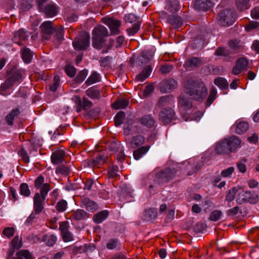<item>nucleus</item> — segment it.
<instances>
[{
    "label": "nucleus",
    "instance_id": "obj_39",
    "mask_svg": "<svg viewBox=\"0 0 259 259\" xmlns=\"http://www.w3.org/2000/svg\"><path fill=\"white\" fill-rule=\"evenodd\" d=\"M34 259L32 254L27 249H22L17 251V259Z\"/></svg>",
    "mask_w": 259,
    "mask_h": 259
},
{
    "label": "nucleus",
    "instance_id": "obj_20",
    "mask_svg": "<svg viewBox=\"0 0 259 259\" xmlns=\"http://www.w3.org/2000/svg\"><path fill=\"white\" fill-rule=\"evenodd\" d=\"M65 152L63 150H59L54 152L51 156L52 162L54 164H58L64 161Z\"/></svg>",
    "mask_w": 259,
    "mask_h": 259
},
{
    "label": "nucleus",
    "instance_id": "obj_60",
    "mask_svg": "<svg viewBox=\"0 0 259 259\" xmlns=\"http://www.w3.org/2000/svg\"><path fill=\"white\" fill-rule=\"evenodd\" d=\"M249 1V0H236V4L237 8L241 11L247 9Z\"/></svg>",
    "mask_w": 259,
    "mask_h": 259
},
{
    "label": "nucleus",
    "instance_id": "obj_9",
    "mask_svg": "<svg viewBox=\"0 0 259 259\" xmlns=\"http://www.w3.org/2000/svg\"><path fill=\"white\" fill-rule=\"evenodd\" d=\"M243 198H237L236 202L241 204L245 202H248L250 204H255L258 200V196L254 192L245 191L242 194Z\"/></svg>",
    "mask_w": 259,
    "mask_h": 259
},
{
    "label": "nucleus",
    "instance_id": "obj_11",
    "mask_svg": "<svg viewBox=\"0 0 259 259\" xmlns=\"http://www.w3.org/2000/svg\"><path fill=\"white\" fill-rule=\"evenodd\" d=\"M38 11L47 17H54L58 13V7L54 4H47L42 8H40Z\"/></svg>",
    "mask_w": 259,
    "mask_h": 259
},
{
    "label": "nucleus",
    "instance_id": "obj_22",
    "mask_svg": "<svg viewBox=\"0 0 259 259\" xmlns=\"http://www.w3.org/2000/svg\"><path fill=\"white\" fill-rule=\"evenodd\" d=\"M81 202L87 210L89 211L94 212L98 208L97 203L88 197L83 198Z\"/></svg>",
    "mask_w": 259,
    "mask_h": 259
},
{
    "label": "nucleus",
    "instance_id": "obj_46",
    "mask_svg": "<svg viewBox=\"0 0 259 259\" xmlns=\"http://www.w3.org/2000/svg\"><path fill=\"white\" fill-rule=\"evenodd\" d=\"M88 73V71L85 69L79 71L74 79L75 83H80L82 82L86 78Z\"/></svg>",
    "mask_w": 259,
    "mask_h": 259
},
{
    "label": "nucleus",
    "instance_id": "obj_15",
    "mask_svg": "<svg viewBox=\"0 0 259 259\" xmlns=\"http://www.w3.org/2000/svg\"><path fill=\"white\" fill-rule=\"evenodd\" d=\"M20 57L25 64H29L31 62L33 56V52L25 46L20 50Z\"/></svg>",
    "mask_w": 259,
    "mask_h": 259
},
{
    "label": "nucleus",
    "instance_id": "obj_54",
    "mask_svg": "<svg viewBox=\"0 0 259 259\" xmlns=\"http://www.w3.org/2000/svg\"><path fill=\"white\" fill-rule=\"evenodd\" d=\"M172 97L169 96H164L161 97L158 100L157 105L159 107H163L168 105L170 99Z\"/></svg>",
    "mask_w": 259,
    "mask_h": 259
},
{
    "label": "nucleus",
    "instance_id": "obj_38",
    "mask_svg": "<svg viewBox=\"0 0 259 259\" xmlns=\"http://www.w3.org/2000/svg\"><path fill=\"white\" fill-rule=\"evenodd\" d=\"M129 104V101L126 99H120L115 101L112 104V107L115 109H120L126 108Z\"/></svg>",
    "mask_w": 259,
    "mask_h": 259
},
{
    "label": "nucleus",
    "instance_id": "obj_59",
    "mask_svg": "<svg viewBox=\"0 0 259 259\" xmlns=\"http://www.w3.org/2000/svg\"><path fill=\"white\" fill-rule=\"evenodd\" d=\"M67 203L64 200H61L57 203L56 208L58 212L64 211L67 207Z\"/></svg>",
    "mask_w": 259,
    "mask_h": 259
},
{
    "label": "nucleus",
    "instance_id": "obj_29",
    "mask_svg": "<svg viewBox=\"0 0 259 259\" xmlns=\"http://www.w3.org/2000/svg\"><path fill=\"white\" fill-rule=\"evenodd\" d=\"M150 146L145 145L139 147L133 152L134 157L136 160H139L143 157L149 150Z\"/></svg>",
    "mask_w": 259,
    "mask_h": 259
},
{
    "label": "nucleus",
    "instance_id": "obj_26",
    "mask_svg": "<svg viewBox=\"0 0 259 259\" xmlns=\"http://www.w3.org/2000/svg\"><path fill=\"white\" fill-rule=\"evenodd\" d=\"M29 93V90L26 87H21L17 92V101L21 102L22 103L25 102L27 98Z\"/></svg>",
    "mask_w": 259,
    "mask_h": 259
},
{
    "label": "nucleus",
    "instance_id": "obj_48",
    "mask_svg": "<svg viewBox=\"0 0 259 259\" xmlns=\"http://www.w3.org/2000/svg\"><path fill=\"white\" fill-rule=\"evenodd\" d=\"M217 92L214 88H212L210 91L209 95L207 99L206 105L207 106H210L216 99Z\"/></svg>",
    "mask_w": 259,
    "mask_h": 259
},
{
    "label": "nucleus",
    "instance_id": "obj_52",
    "mask_svg": "<svg viewBox=\"0 0 259 259\" xmlns=\"http://www.w3.org/2000/svg\"><path fill=\"white\" fill-rule=\"evenodd\" d=\"M120 146L119 142H116L114 140L109 142L108 143V148L110 151L113 152H117Z\"/></svg>",
    "mask_w": 259,
    "mask_h": 259
},
{
    "label": "nucleus",
    "instance_id": "obj_27",
    "mask_svg": "<svg viewBox=\"0 0 259 259\" xmlns=\"http://www.w3.org/2000/svg\"><path fill=\"white\" fill-rule=\"evenodd\" d=\"M178 103L179 105L185 110H190L192 107V102L184 95L180 96Z\"/></svg>",
    "mask_w": 259,
    "mask_h": 259
},
{
    "label": "nucleus",
    "instance_id": "obj_41",
    "mask_svg": "<svg viewBox=\"0 0 259 259\" xmlns=\"http://www.w3.org/2000/svg\"><path fill=\"white\" fill-rule=\"evenodd\" d=\"M214 83L221 90H226L228 88L229 83L227 80L223 77H219L215 78Z\"/></svg>",
    "mask_w": 259,
    "mask_h": 259
},
{
    "label": "nucleus",
    "instance_id": "obj_34",
    "mask_svg": "<svg viewBox=\"0 0 259 259\" xmlns=\"http://www.w3.org/2000/svg\"><path fill=\"white\" fill-rule=\"evenodd\" d=\"M105 162V157L104 155H99L96 158L91 159L88 161V166L91 167H94L99 164Z\"/></svg>",
    "mask_w": 259,
    "mask_h": 259
},
{
    "label": "nucleus",
    "instance_id": "obj_12",
    "mask_svg": "<svg viewBox=\"0 0 259 259\" xmlns=\"http://www.w3.org/2000/svg\"><path fill=\"white\" fill-rule=\"evenodd\" d=\"M177 85V81L172 78L162 80L159 84L160 91L162 93L170 92Z\"/></svg>",
    "mask_w": 259,
    "mask_h": 259
},
{
    "label": "nucleus",
    "instance_id": "obj_24",
    "mask_svg": "<svg viewBox=\"0 0 259 259\" xmlns=\"http://www.w3.org/2000/svg\"><path fill=\"white\" fill-rule=\"evenodd\" d=\"M229 46L234 52H240L243 50V46L240 40L234 39L229 41Z\"/></svg>",
    "mask_w": 259,
    "mask_h": 259
},
{
    "label": "nucleus",
    "instance_id": "obj_19",
    "mask_svg": "<svg viewBox=\"0 0 259 259\" xmlns=\"http://www.w3.org/2000/svg\"><path fill=\"white\" fill-rule=\"evenodd\" d=\"M139 122L147 127H152L154 126L155 120L150 114H146L139 119Z\"/></svg>",
    "mask_w": 259,
    "mask_h": 259
},
{
    "label": "nucleus",
    "instance_id": "obj_31",
    "mask_svg": "<svg viewBox=\"0 0 259 259\" xmlns=\"http://www.w3.org/2000/svg\"><path fill=\"white\" fill-rule=\"evenodd\" d=\"M152 71V67L150 65L146 66L141 73L136 76V79L141 82L147 78Z\"/></svg>",
    "mask_w": 259,
    "mask_h": 259
},
{
    "label": "nucleus",
    "instance_id": "obj_18",
    "mask_svg": "<svg viewBox=\"0 0 259 259\" xmlns=\"http://www.w3.org/2000/svg\"><path fill=\"white\" fill-rule=\"evenodd\" d=\"M145 139L144 136L141 135H137L133 136L129 139L128 143L131 148L135 149L143 145L145 142Z\"/></svg>",
    "mask_w": 259,
    "mask_h": 259
},
{
    "label": "nucleus",
    "instance_id": "obj_4",
    "mask_svg": "<svg viewBox=\"0 0 259 259\" xmlns=\"http://www.w3.org/2000/svg\"><path fill=\"white\" fill-rule=\"evenodd\" d=\"M7 79L2 84L0 89V94L3 96L8 95L7 90L10 89L16 81V67L9 66L7 70Z\"/></svg>",
    "mask_w": 259,
    "mask_h": 259
},
{
    "label": "nucleus",
    "instance_id": "obj_14",
    "mask_svg": "<svg viewBox=\"0 0 259 259\" xmlns=\"http://www.w3.org/2000/svg\"><path fill=\"white\" fill-rule=\"evenodd\" d=\"M46 199L40 197L39 193H36L33 197V208L35 214H39L44 208Z\"/></svg>",
    "mask_w": 259,
    "mask_h": 259
},
{
    "label": "nucleus",
    "instance_id": "obj_23",
    "mask_svg": "<svg viewBox=\"0 0 259 259\" xmlns=\"http://www.w3.org/2000/svg\"><path fill=\"white\" fill-rule=\"evenodd\" d=\"M167 21L175 28H180L183 24L182 18L177 15H169L167 18Z\"/></svg>",
    "mask_w": 259,
    "mask_h": 259
},
{
    "label": "nucleus",
    "instance_id": "obj_58",
    "mask_svg": "<svg viewBox=\"0 0 259 259\" xmlns=\"http://www.w3.org/2000/svg\"><path fill=\"white\" fill-rule=\"evenodd\" d=\"M20 191L21 194L25 196H29L30 194V191L29 189L28 185L26 183H23L21 185Z\"/></svg>",
    "mask_w": 259,
    "mask_h": 259
},
{
    "label": "nucleus",
    "instance_id": "obj_43",
    "mask_svg": "<svg viewBox=\"0 0 259 259\" xmlns=\"http://www.w3.org/2000/svg\"><path fill=\"white\" fill-rule=\"evenodd\" d=\"M179 2L178 0L169 1L167 5V10L171 13H175L179 10Z\"/></svg>",
    "mask_w": 259,
    "mask_h": 259
},
{
    "label": "nucleus",
    "instance_id": "obj_33",
    "mask_svg": "<svg viewBox=\"0 0 259 259\" xmlns=\"http://www.w3.org/2000/svg\"><path fill=\"white\" fill-rule=\"evenodd\" d=\"M249 128V124L245 121H240L236 123L235 131L237 134L241 135L245 133Z\"/></svg>",
    "mask_w": 259,
    "mask_h": 259
},
{
    "label": "nucleus",
    "instance_id": "obj_1",
    "mask_svg": "<svg viewBox=\"0 0 259 259\" xmlns=\"http://www.w3.org/2000/svg\"><path fill=\"white\" fill-rule=\"evenodd\" d=\"M185 92L196 101L203 100L207 95V90L201 79L188 80L185 85Z\"/></svg>",
    "mask_w": 259,
    "mask_h": 259
},
{
    "label": "nucleus",
    "instance_id": "obj_2",
    "mask_svg": "<svg viewBox=\"0 0 259 259\" xmlns=\"http://www.w3.org/2000/svg\"><path fill=\"white\" fill-rule=\"evenodd\" d=\"M241 143L240 139L236 136L225 138L215 144V153L218 155H229L235 153L240 146Z\"/></svg>",
    "mask_w": 259,
    "mask_h": 259
},
{
    "label": "nucleus",
    "instance_id": "obj_6",
    "mask_svg": "<svg viewBox=\"0 0 259 259\" xmlns=\"http://www.w3.org/2000/svg\"><path fill=\"white\" fill-rule=\"evenodd\" d=\"M219 24L224 26H229L235 21L234 11L231 9H224L218 15Z\"/></svg>",
    "mask_w": 259,
    "mask_h": 259
},
{
    "label": "nucleus",
    "instance_id": "obj_8",
    "mask_svg": "<svg viewBox=\"0 0 259 259\" xmlns=\"http://www.w3.org/2000/svg\"><path fill=\"white\" fill-rule=\"evenodd\" d=\"M176 113L175 111L170 107L163 108L160 111L158 118L159 120L164 125L169 124L172 120L176 119Z\"/></svg>",
    "mask_w": 259,
    "mask_h": 259
},
{
    "label": "nucleus",
    "instance_id": "obj_7",
    "mask_svg": "<svg viewBox=\"0 0 259 259\" xmlns=\"http://www.w3.org/2000/svg\"><path fill=\"white\" fill-rule=\"evenodd\" d=\"M90 35L88 32H84L79 38L75 39L72 45L76 50H85L89 47Z\"/></svg>",
    "mask_w": 259,
    "mask_h": 259
},
{
    "label": "nucleus",
    "instance_id": "obj_30",
    "mask_svg": "<svg viewBox=\"0 0 259 259\" xmlns=\"http://www.w3.org/2000/svg\"><path fill=\"white\" fill-rule=\"evenodd\" d=\"M109 215V211L107 210H102L94 215L93 219L96 224L101 223Z\"/></svg>",
    "mask_w": 259,
    "mask_h": 259
},
{
    "label": "nucleus",
    "instance_id": "obj_53",
    "mask_svg": "<svg viewBox=\"0 0 259 259\" xmlns=\"http://www.w3.org/2000/svg\"><path fill=\"white\" fill-rule=\"evenodd\" d=\"M70 170L68 167L64 165L58 166L56 169V174L67 176L69 175Z\"/></svg>",
    "mask_w": 259,
    "mask_h": 259
},
{
    "label": "nucleus",
    "instance_id": "obj_3",
    "mask_svg": "<svg viewBox=\"0 0 259 259\" xmlns=\"http://www.w3.org/2000/svg\"><path fill=\"white\" fill-rule=\"evenodd\" d=\"M109 35L108 29L103 25L95 27L92 31V45L98 50L101 49L105 42V38Z\"/></svg>",
    "mask_w": 259,
    "mask_h": 259
},
{
    "label": "nucleus",
    "instance_id": "obj_16",
    "mask_svg": "<svg viewBox=\"0 0 259 259\" xmlns=\"http://www.w3.org/2000/svg\"><path fill=\"white\" fill-rule=\"evenodd\" d=\"M201 60L198 57H192L187 59L183 65L184 67L188 70L200 66L201 64Z\"/></svg>",
    "mask_w": 259,
    "mask_h": 259
},
{
    "label": "nucleus",
    "instance_id": "obj_50",
    "mask_svg": "<svg viewBox=\"0 0 259 259\" xmlns=\"http://www.w3.org/2000/svg\"><path fill=\"white\" fill-rule=\"evenodd\" d=\"M54 32L55 33V37L58 41H61L64 39V29L62 26L55 28Z\"/></svg>",
    "mask_w": 259,
    "mask_h": 259
},
{
    "label": "nucleus",
    "instance_id": "obj_45",
    "mask_svg": "<svg viewBox=\"0 0 259 259\" xmlns=\"http://www.w3.org/2000/svg\"><path fill=\"white\" fill-rule=\"evenodd\" d=\"M204 39L201 35L197 36L193 40L192 45L193 48L197 49L203 47Z\"/></svg>",
    "mask_w": 259,
    "mask_h": 259
},
{
    "label": "nucleus",
    "instance_id": "obj_51",
    "mask_svg": "<svg viewBox=\"0 0 259 259\" xmlns=\"http://www.w3.org/2000/svg\"><path fill=\"white\" fill-rule=\"evenodd\" d=\"M84 110H87L91 108L93 106L92 102L89 100L87 98H83V100L81 101L80 100L78 104Z\"/></svg>",
    "mask_w": 259,
    "mask_h": 259
},
{
    "label": "nucleus",
    "instance_id": "obj_37",
    "mask_svg": "<svg viewBox=\"0 0 259 259\" xmlns=\"http://www.w3.org/2000/svg\"><path fill=\"white\" fill-rule=\"evenodd\" d=\"M42 240L46 242L47 246H52L56 242L57 237L54 234H45L43 236Z\"/></svg>",
    "mask_w": 259,
    "mask_h": 259
},
{
    "label": "nucleus",
    "instance_id": "obj_25",
    "mask_svg": "<svg viewBox=\"0 0 259 259\" xmlns=\"http://www.w3.org/2000/svg\"><path fill=\"white\" fill-rule=\"evenodd\" d=\"M16 251V236L13 239L9 244V248L7 251L6 259H16L14 255Z\"/></svg>",
    "mask_w": 259,
    "mask_h": 259
},
{
    "label": "nucleus",
    "instance_id": "obj_13",
    "mask_svg": "<svg viewBox=\"0 0 259 259\" xmlns=\"http://www.w3.org/2000/svg\"><path fill=\"white\" fill-rule=\"evenodd\" d=\"M104 23L109 27L112 34H117L120 33L119 27L121 25V22L119 20L108 18L105 20Z\"/></svg>",
    "mask_w": 259,
    "mask_h": 259
},
{
    "label": "nucleus",
    "instance_id": "obj_40",
    "mask_svg": "<svg viewBox=\"0 0 259 259\" xmlns=\"http://www.w3.org/2000/svg\"><path fill=\"white\" fill-rule=\"evenodd\" d=\"M17 36L19 41H17V45L22 46H24V41H26L28 37L26 32L23 29H20L17 31Z\"/></svg>",
    "mask_w": 259,
    "mask_h": 259
},
{
    "label": "nucleus",
    "instance_id": "obj_63",
    "mask_svg": "<svg viewBox=\"0 0 259 259\" xmlns=\"http://www.w3.org/2000/svg\"><path fill=\"white\" fill-rule=\"evenodd\" d=\"M222 214V212L221 210H214L211 212L209 219L212 221H217L220 219Z\"/></svg>",
    "mask_w": 259,
    "mask_h": 259
},
{
    "label": "nucleus",
    "instance_id": "obj_36",
    "mask_svg": "<svg viewBox=\"0 0 259 259\" xmlns=\"http://www.w3.org/2000/svg\"><path fill=\"white\" fill-rule=\"evenodd\" d=\"M33 0H21L19 5V13L29 10L32 7Z\"/></svg>",
    "mask_w": 259,
    "mask_h": 259
},
{
    "label": "nucleus",
    "instance_id": "obj_61",
    "mask_svg": "<svg viewBox=\"0 0 259 259\" xmlns=\"http://www.w3.org/2000/svg\"><path fill=\"white\" fill-rule=\"evenodd\" d=\"M40 188V197L46 199V197L50 190V185L48 183L44 184Z\"/></svg>",
    "mask_w": 259,
    "mask_h": 259
},
{
    "label": "nucleus",
    "instance_id": "obj_55",
    "mask_svg": "<svg viewBox=\"0 0 259 259\" xmlns=\"http://www.w3.org/2000/svg\"><path fill=\"white\" fill-rule=\"evenodd\" d=\"M248 64V60L245 58H240L236 60V65L242 70L246 69Z\"/></svg>",
    "mask_w": 259,
    "mask_h": 259
},
{
    "label": "nucleus",
    "instance_id": "obj_10",
    "mask_svg": "<svg viewBox=\"0 0 259 259\" xmlns=\"http://www.w3.org/2000/svg\"><path fill=\"white\" fill-rule=\"evenodd\" d=\"M51 21H45L40 26L42 32L41 37L44 39L48 40L51 38V35L54 33L55 27L52 25Z\"/></svg>",
    "mask_w": 259,
    "mask_h": 259
},
{
    "label": "nucleus",
    "instance_id": "obj_62",
    "mask_svg": "<svg viewBox=\"0 0 259 259\" xmlns=\"http://www.w3.org/2000/svg\"><path fill=\"white\" fill-rule=\"evenodd\" d=\"M61 234L64 242H69L73 240V236L69 230L63 232Z\"/></svg>",
    "mask_w": 259,
    "mask_h": 259
},
{
    "label": "nucleus",
    "instance_id": "obj_5",
    "mask_svg": "<svg viewBox=\"0 0 259 259\" xmlns=\"http://www.w3.org/2000/svg\"><path fill=\"white\" fill-rule=\"evenodd\" d=\"M176 173L177 170L174 168L163 169L156 174L154 181L158 185L167 183L175 177Z\"/></svg>",
    "mask_w": 259,
    "mask_h": 259
},
{
    "label": "nucleus",
    "instance_id": "obj_49",
    "mask_svg": "<svg viewBox=\"0 0 259 259\" xmlns=\"http://www.w3.org/2000/svg\"><path fill=\"white\" fill-rule=\"evenodd\" d=\"M141 26V22L138 21L134 23L132 27L127 29V32L129 35H134L137 33L140 29Z\"/></svg>",
    "mask_w": 259,
    "mask_h": 259
},
{
    "label": "nucleus",
    "instance_id": "obj_56",
    "mask_svg": "<svg viewBox=\"0 0 259 259\" xmlns=\"http://www.w3.org/2000/svg\"><path fill=\"white\" fill-rule=\"evenodd\" d=\"M60 81V77L58 75H55L53 78V83L49 85L50 90L52 92L56 91Z\"/></svg>",
    "mask_w": 259,
    "mask_h": 259
},
{
    "label": "nucleus",
    "instance_id": "obj_44",
    "mask_svg": "<svg viewBox=\"0 0 259 259\" xmlns=\"http://www.w3.org/2000/svg\"><path fill=\"white\" fill-rule=\"evenodd\" d=\"M16 117V109H13L5 117V121L8 125H12L14 123V120Z\"/></svg>",
    "mask_w": 259,
    "mask_h": 259
},
{
    "label": "nucleus",
    "instance_id": "obj_21",
    "mask_svg": "<svg viewBox=\"0 0 259 259\" xmlns=\"http://www.w3.org/2000/svg\"><path fill=\"white\" fill-rule=\"evenodd\" d=\"M89 213L83 209H78L76 211H73L71 215V218L75 221L85 220L89 218Z\"/></svg>",
    "mask_w": 259,
    "mask_h": 259
},
{
    "label": "nucleus",
    "instance_id": "obj_32",
    "mask_svg": "<svg viewBox=\"0 0 259 259\" xmlns=\"http://www.w3.org/2000/svg\"><path fill=\"white\" fill-rule=\"evenodd\" d=\"M157 217V210L154 208H149L145 210L143 219L146 221H152L155 220Z\"/></svg>",
    "mask_w": 259,
    "mask_h": 259
},
{
    "label": "nucleus",
    "instance_id": "obj_64",
    "mask_svg": "<svg viewBox=\"0 0 259 259\" xmlns=\"http://www.w3.org/2000/svg\"><path fill=\"white\" fill-rule=\"evenodd\" d=\"M206 227V226L205 223L198 222L194 226L193 230L196 233H201Z\"/></svg>",
    "mask_w": 259,
    "mask_h": 259
},
{
    "label": "nucleus",
    "instance_id": "obj_57",
    "mask_svg": "<svg viewBox=\"0 0 259 259\" xmlns=\"http://www.w3.org/2000/svg\"><path fill=\"white\" fill-rule=\"evenodd\" d=\"M65 71L67 75L70 77H73L76 74V69L73 66L67 65L65 66Z\"/></svg>",
    "mask_w": 259,
    "mask_h": 259
},
{
    "label": "nucleus",
    "instance_id": "obj_35",
    "mask_svg": "<svg viewBox=\"0 0 259 259\" xmlns=\"http://www.w3.org/2000/svg\"><path fill=\"white\" fill-rule=\"evenodd\" d=\"M150 58L148 57L147 52H142L138 56L136 59V62L139 66H143L148 63Z\"/></svg>",
    "mask_w": 259,
    "mask_h": 259
},
{
    "label": "nucleus",
    "instance_id": "obj_17",
    "mask_svg": "<svg viewBox=\"0 0 259 259\" xmlns=\"http://www.w3.org/2000/svg\"><path fill=\"white\" fill-rule=\"evenodd\" d=\"M211 0H196L195 7L199 11H207L212 7Z\"/></svg>",
    "mask_w": 259,
    "mask_h": 259
},
{
    "label": "nucleus",
    "instance_id": "obj_42",
    "mask_svg": "<svg viewBox=\"0 0 259 259\" xmlns=\"http://www.w3.org/2000/svg\"><path fill=\"white\" fill-rule=\"evenodd\" d=\"M100 77L99 74L96 71H94L85 81V84L87 85H90L99 82L100 80Z\"/></svg>",
    "mask_w": 259,
    "mask_h": 259
},
{
    "label": "nucleus",
    "instance_id": "obj_28",
    "mask_svg": "<svg viewBox=\"0 0 259 259\" xmlns=\"http://www.w3.org/2000/svg\"><path fill=\"white\" fill-rule=\"evenodd\" d=\"M85 93L88 97L92 99L99 100L101 97L100 90L95 86L89 88Z\"/></svg>",
    "mask_w": 259,
    "mask_h": 259
},
{
    "label": "nucleus",
    "instance_id": "obj_47",
    "mask_svg": "<svg viewBox=\"0 0 259 259\" xmlns=\"http://www.w3.org/2000/svg\"><path fill=\"white\" fill-rule=\"evenodd\" d=\"M125 114L123 111L119 112L114 117V123L116 126H118L123 123Z\"/></svg>",
    "mask_w": 259,
    "mask_h": 259
}]
</instances>
